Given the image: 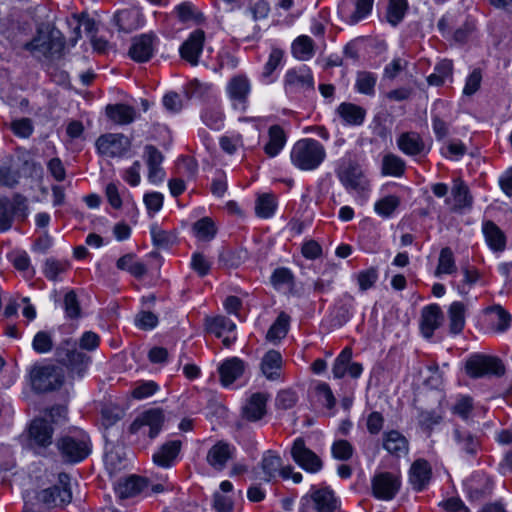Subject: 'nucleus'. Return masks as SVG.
<instances>
[{
  "instance_id": "f257e3e1",
  "label": "nucleus",
  "mask_w": 512,
  "mask_h": 512,
  "mask_svg": "<svg viewBox=\"0 0 512 512\" xmlns=\"http://www.w3.org/2000/svg\"><path fill=\"white\" fill-rule=\"evenodd\" d=\"M90 438L82 429H72L59 437L56 447L65 463H78L91 452Z\"/></svg>"
},
{
  "instance_id": "f03ea898",
  "label": "nucleus",
  "mask_w": 512,
  "mask_h": 512,
  "mask_svg": "<svg viewBox=\"0 0 512 512\" xmlns=\"http://www.w3.org/2000/svg\"><path fill=\"white\" fill-rule=\"evenodd\" d=\"M326 158L325 147L315 139L298 140L292 147L290 159L300 170L312 171L317 169Z\"/></svg>"
},
{
  "instance_id": "7ed1b4c3",
  "label": "nucleus",
  "mask_w": 512,
  "mask_h": 512,
  "mask_svg": "<svg viewBox=\"0 0 512 512\" xmlns=\"http://www.w3.org/2000/svg\"><path fill=\"white\" fill-rule=\"evenodd\" d=\"M341 501L329 487L312 486L301 498L299 512H340Z\"/></svg>"
},
{
  "instance_id": "20e7f679",
  "label": "nucleus",
  "mask_w": 512,
  "mask_h": 512,
  "mask_svg": "<svg viewBox=\"0 0 512 512\" xmlns=\"http://www.w3.org/2000/svg\"><path fill=\"white\" fill-rule=\"evenodd\" d=\"M443 37L452 36L457 43H465L476 29L475 20L462 13H447L437 23Z\"/></svg>"
},
{
  "instance_id": "39448f33",
  "label": "nucleus",
  "mask_w": 512,
  "mask_h": 512,
  "mask_svg": "<svg viewBox=\"0 0 512 512\" xmlns=\"http://www.w3.org/2000/svg\"><path fill=\"white\" fill-rule=\"evenodd\" d=\"M164 413L161 409L152 408L140 413L129 427V433L140 439L156 438L164 423Z\"/></svg>"
},
{
  "instance_id": "423d86ee",
  "label": "nucleus",
  "mask_w": 512,
  "mask_h": 512,
  "mask_svg": "<svg viewBox=\"0 0 512 512\" xmlns=\"http://www.w3.org/2000/svg\"><path fill=\"white\" fill-rule=\"evenodd\" d=\"M29 207L25 196L15 193L11 198H0V231H8L14 218L25 221L28 217Z\"/></svg>"
},
{
  "instance_id": "0eeeda50",
  "label": "nucleus",
  "mask_w": 512,
  "mask_h": 512,
  "mask_svg": "<svg viewBox=\"0 0 512 512\" xmlns=\"http://www.w3.org/2000/svg\"><path fill=\"white\" fill-rule=\"evenodd\" d=\"M341 184L348 191L364 195L370 190V181L366 178L361 165L354 160L344 162L337 170Z\"/></svg>"
},
{
  "instance_id": "6e6552de",
  "label": "nucleus",
  "mask_w": 512,
  "mask_h": 512,
  "mask_svg": "<svg viewBox=\"0 0 512 512\" xmlns=\"http://www.w3.org/2000/svg\"><path fill=\"white\" fill-rule=\"evenodd\" d=\"M63 383V369L55 365L35 366L31 371V385L36 392L54 391Z\"/></svg>"
},
{
  "instance_id": "1a4fd4ad",
  "label": "nucleus",
  "mask_w": 512,
  "mask_h": 512,
  "mask_svg": "<svg viewBox=\"0 0 512 512\" xmlns=\"http://www.w3.org/2000/svg\"><path fill=\"white\" fill-rule=\"evenodd\" d=\"M55 355L59 363L78 375L84 373L90 360L86 354L77 350V342L72 338L62 340L56 347Z\"/></svg>"
},
{
  "instance_id": "9d476101",
  "label": "nucleus",
  "mask_w": 512,
  "mask_h": 512,
  "mask_svg": "<svg viewBox=\"0 0 512 512\" xmlns=\"http://www.w3.org/2000/svg\"><path fill=\"white\" fill-rule=\"evenodd\" d=\"M37 499L47 508L63 507L70 503L72 500L70 476L60 473L57 484L40 491Z\"/></svg>"
},
{
  "instance_id": "9b49d317",
  "label": "nucleus",
  "mask_w": 512,
  "mask_h": 512,
  "mask_svg": "<svg viewBox=\"0 0 512 512\" xmlns=\"http://www.w3.org/2000/svg\"><path fill=\"white\" fill-rule=\"evenodd\" d=\"M465 370L471 378H481L488 375L502 376L505 368L502 361L493 356L474 354L467 361Z\"/></svg>"
},
{
  "instance_id": "f8f14e48",
  "label": "nucleus",
  "mask_w": 512,
  "mask_h": 512,
  "mask_svg": "<svg viewBox=\"0 0 512 512\" xmlns=\"http://www.w3.org/2000/svg\"><path fill=\"white\" fill-rule=\"evenodd\" d=\"M53 433L54 429L47 419H34L28 428V447L34 450L36 453L41 454L43 450L52 444Z\"/></svg>"
},
{
  "instance_id": "ddd939ff",
  "label": "nucleus",
  "mask_w": 512,
  "mask_h": 512,
  "mask_svg": "<svg viewBox=\"0 0 512 512\" xmlns=\"http://www.w3.org/2000/svg\"><path fill=\"white\" fill-rule=\"evenodd\" d=\"M371 486L372 494L375 498L389 501L399 492L401 479L394 473L380 472L373 476Z\"/></svg>"
},
{
  "instance_id": "4468645a",
  "label": "nucleus",
  "mask_w": 512,
  "mask_h": 512,
  "mask_svg": "<svg viewBox=\"0 0 512 512\" xmlns=\"http://www.w3.org/2000/svg\"><path fill=\"white\" fill-rule=\"evenodd\" d=\"M293 460L304 470L310 473H317L322 469L323 462L320 457L306 447L303 438H297L291 448Z\"/></svg>"
},
{
  "instance_id": "2eb2a0df",
  "label": "nucleus",
  "mask_w": 512,
  "mask_h": 512,
  "mask_svg": "<svg viewBox=\"0 0 512 512\" xmlns=\"http://www.w3.org/2000/svg\"><path fill=\"white\" fill-rule=\"evenodd\" d=\"M99 154L107 157H120L130 148L129 139L120 133H108L101 135L96 141Z\"/></svg>"
},
{
  "instance_id": "dca6fc26",
  "label": "nucleus",
  "mask_w": 512,
  "mask_h": 512,
  "mask_svg": "<svg viewBox=\"0 0 512 512\" xmlns=\"http://www.w3.org/2000/svg\"><path fill=\"white\" fill-rule=\"evenodd\" d=\"M285 90L287 93L314 91V78L311 70L306 66L288 70L285 75Z\"/></svg>"
},
{
  "instance_id": "f3484780",
  "label": "nucleus",
  "mask_w": 512,
  "mask_h": 512,
  "mask_svg": "<svg viewBox=\"0 0 512 512\" xmlns=\"http://www.w3.org/2000/svg\"><path fill=\"white\" fill-rule=\"evenodd\" d=\"M205 32L202 29L194 30L179 48L182 59L196 66L203 51Z\"/></svg>"
},
{
  "instance_id": "a211bd4d",
  "label": "nucleus",
  "mask_w": 512,
  "mask_h": 512,
  "mask_svg": "<svg viewBox=\"0 0 512 512\" xmlns=\"http://www.w3.org/2000/svg\"><path fill=\"white\" fill-rule=\"evenodd\" d=\"M251 90L249 79L239 74L232 77L227 84V93L229 98L233 101V107L236 109L245 110L247 107V100Z\"/></svg>"
},
{
  "instance_id": "6ab92c4d",
  "label": "nucleus",
  "mask_w": 512,
  "mask_h": 512,
  "mask_svg": "<svg viewBox=\"0 0 512 512\" xmlns=\"http://www.w3.org/2000/svg\"><path fill=\"white\" fill-rule=\"evenodd\" d=\"M444 320V314L438 304H430L422 308L420 330L422 335L430 339Z\"/></svg>"
},
{
  "instance_id": "aec40b11",
  "label": "nucleus",
  "mask_w": 512,
  "mask_h": 512,
  "mask_svg": "<svg viewBox=\"0 0 512 512\" xmlns=\"http://www.w3.org/2000/svg\"><path fill=\"white\" fill-rule=\"evenodd\" d=\"M182 448L180 440H171L163 443L152 456L153 463L161 468L173 467L179 457Z\"/></svg>"
},
{
  "instance_id": "412c9836",
  "label": "nucleus",
  "mask_w": 512,
  "mask_h": 512,
  "mask_svg": "<svg viewBox=\"0 0 512 512\" xmlns=\"http://www.w3.org/2000/svg\"><path fill=\"white\" fill-rule=\"evenodd\" d=\"M154 39V36L148 34L134 37L129 48V56L139 63L149 61L154 54Z\"/></svg>"
},
{
  "instance_id": "4be33fe9",
  "label": "nucleus",
  "mask_w": 512,
  "mask_h": 512,
  "mask_svg": "<svg viewBox=\"0 0 512 512\" xmlns=\"http://www.w3.org/2000/svg\"><path fill=\"white\" fill-rule=\"evenodd\" d=\"M432 476V469L425 459H417L411 465L409 471V481L413 489L421 492L428 486Z\"/></svg>"
},
{
  "instance_id": "5701e85b",
  "label": "nucleus",
  "mask_w": 512,
  "mask_h": 512,
  "mask_svg": "<svg viewBox=\"0 0 512 512\" xmlns=\"http://www.w3.org/2000/svg\"><path fill=\"white\" fill-rule=\"evenodd\" d=\"M245 369L246 363L238 357L225 360L218 368L221 384L230 386L244 374Z\"/></svg>"
},
{
  "instance_id": "b1692460",
  "label": "nucleus",
  "mask_w": 512,
  "mask_h": 512,
  "mask_svg": "<svg viewBox=\"0 0 512 512\" xmlns=\"http://www.w3.org/2000/svg\"><path fill=\"white\" fill-rule=\"evenodd\" d=\"M453 439L458 449L470 457L476 456L480 449L479 438L467 429L455 427L453 431Z\"/></svg>"
},
{
  "instance_id": "393cba45",
  "label": "nucleus",
  "mask_w": 512,
  "mask_h": 512,
  "mask_svg": "<svg viewBox=\"0 0 512 512\" xmlns=\"http://www.w3.org/2000/svg\"><path fill=\"white\" fill-rule=\"evenodd\" d=\"M233 451L234 448L228 443L219 441L209 449L206 460L215 470L221 471L232 458Z\"/></svg>"
},
{
  "instance_id": "a878e982",
  "label": "nucleus",
  "mask_w": 512,
  "mask_h": 512,
  "mask_svg": "<svg viewBox=\"0 0 512 512\" xmlns=\"http://www.w3.org/2000/svg\"><path fill=\"white\" fill-rule=\"evenodd\" d=\"M267 393L257 392L250 396L243 409L244 416L249 421H258L266 414Z\"/></svg>"
},
{
  "instance_id": "bb28decb",
  "label": "nucleus",
  "mask_w": 512,
  "mask_h": 512,
  "mask_svg": "<svg viewBox=\"0 0 512 512\" xmlns=\"http://www.w3.org/2000/svg\"><path fill=\"white\" fill-rule=\"evenodd\" d=\"M397 146L409 156L420 155L425 149L424 141L417 132L402 133L397 139Z\"/></svg>"
},
{
  "instance_id": "cd10ccee",
  "label": "nucleus",
  "mask_w": 512,
  "mask_h": 512,
  "mask_svg": "<svg viewBox=\"0 0 512 512\" xmlns=\"http://www.w3.org/2000/svg\"><path fill=\"white\" fill-rule=\"evenodd\" d=\"M488 246L495 252H502L506 248V236L504 232L491 220H487L482 226Z\"/></svg>"
},
{
  "instance_id": "c85d7f7f",
  "label": "nucleus",
  "mask_w": 512,
  "mask_h": 512,
  "mask_svg": "<svg viewBox=\"0 0 512 512\" xmlns=\"http://www.w3.org/2000/svg\"><path fill=\"white\" fill-rule=\"evenodd\" d=\"M452 196L454 199L453 210L462 212L470 210L473 205V197L470 194L468 186L461 179L454 180L452 187Z\"/></svg>"
},
{
  "instance_id": "c756f323",
  "label": "nucleus",
  "mask_w": 512,
  "mask_h": 512,
  "mask_svg": "<svg viewBox=\"0 0 512 512\" xmlns=\"http://www.w3.org/2000/svg\"><path fill=\"white\" fill-rule=\"evenodd\" d=\"M383 447L390 454L401 456L408 452L409 442L402 433L397 430H391L383 434Z\"/></svg>"
},
{
  "instance_id": "7c9ffc66",
  "label": "nucleus",
  "mask_w": 512,
  "mask_h": 512,
  "mask_svg": "<svg viewBox=\"0 0 512 512\" xmlns=\"http://www.w3.org/2000/svg\"><path fill=\"white\" fill-rule=\"evenodd\" d=\"M282 362L280 352L269 350L262 358L261 371L268 380H278L280 378Z\"/></svg>"
},
{
  "instance_id": "2f4dec72",
  "label": "nucleus",
  "mask_w": 512,
  "mask_h": 512,
  "mask_svg": "<svg viewBox=\"0 0 512 512\" xmlns=\"http://www.w3.org/2000/svg\"><path fill=\"white\" fill-rule=\"evenodd\" d=\"M173 13L183 24L192 23L198 25L205 20L203 13L190 1H184L176 5Z\"/></svg>"
},
{
  "instance_id": "473e14b6",
  "label": "nucleus",
  "mask_w": 512,
  "mask_h": 512,
  "mask_svg": "<svg viewBox=\"0 0 512 512\" xmlns=\"http://www.w3.org/2000/svg\"><path fill=\"white\" fill-rule=\"evenodd\" d=\"M354 5V11L346 10V7L341 8L343 18L348 24L354 25L365 19L372 11L374 0H351Z\"/></svg>"
},
{
  "instance_id": "72a5a7b5",
  "label": "nucleus",
  "mask_w": 512,
  "mask_h": 512,
  "mask_svg": "<svg viewBox=\"0 0 512 512\" xmlns=\"http://www.w3.org/2000/svg\"><path fill=\"white\" fill-rule=\"evenodd\" d=\"M114 19L119 30L126 33L136 30L141 25L140 13L136 9L120 10L115 14Z\"/></svg>"
},
{
  "instance_id": "f704fd0d",
  "label": "nucleus",
  "mask_w": 512,
  "mask_h": 512,
  "mask_svg": "<svg viewBox=\"0 0 512 512\" xmlns=\"http://www.w3.org/2000/svg\"><path fill=\"white\" fill-rule=\"evenodd\" d=\"M269 141L264 146V151L269 157L277 156L284 148L287 137L282 127L272 125L268 131Z\"/></svg>"
},
{
  "instance_id": "c9c22d12",
  "label": "nucleus",
  "mask_w": 512,
  "mask_h": 512,
  "mask_svg": "<svg viewBox=\"0 0 512 512\" xmlns=\"http://www.w3.org/2000/svg\"><path fill=\"white\" fill-rule=\"evenodd\" d=\"M147 487V480L143 477L132 475L123 482H119L116 492L120 498L134 497Z\"/></svg>"
},
{
  "instance_id": "e433bc0d",
  "label": "nucleus",
  "mask_w": 512,
  "mask_h": 512,
  "mask_svg": "<svg viewBox=\"0 0 512 512\" xmlns=\"http://www.w3.org/2000/svg\"><path fill=\"white\" fill-rule=\"evenodd\" d=\"M408 9V0H387L384 17L390 25L396 27L403 21Z\"/></svg>"
},
{
  "instance_id": "4c0bfd02",
  "label": "nucleus",
  "mask_w": 512,
  "mask_h": 512,
  "mask_svg": "<svg viewBox=\"0 0 512 512\" xmlns=\"http://www.w3.org/2000/svg\"><path fill=\"white\" fill-rule=\"evenodd\" d=\"M338 115L349 125H361L365 119L366 111L353 103H341L337 108Z\"/></svg>"
},
{
  "instance_id": "58836bf2",
  "label": "nucleus",
  "mask_w": 512,
  "mask_h": 512,
  "mask_svg": "<svg viewBox=\"0 0 512 512\" xmlns=\"http://www.w3.org/2000/svg\"><path fill=\"white\" fill-rule=\"evenodd\" d=\"M107 116L115 123L126 125L135 119V109L126 104H114L106 107Z\"/></svg>"
},
{
  "instance_id": "ea45409f",
  "label": "nucleus",
  "mask_w": 512,
  "mask_h": 512,
  "mask_svg": "<svg viewBox=\"0 0 512 512\" xmlns=\"http://www.w3.org/2000/svg\"><path fill=\"white\" fill-rule=\"evenodd\" d=\"M406 170L405 161L393 153L385 154L381 163V174L383 176L401 177Z\"/></svg>"
},
{
  "instance_id": "a19ab883",
  "label": "nucleus",
  "mask_w": 512,
  "mask_h": 512,
  "mask_svg": "<svg viewBox=\"0 0 512 512\" xmlns=\"http://www.w3.org/2000/svg\"><path fill=\"white\" fill-rule=\"evenodd\" d=\"M291 49L295 58L307 61L315 54V43L309 36L301 35L293 41Z\"/></svg>"
},
{
  "instance_id": "79ce46f5",
  "label": "nucleus",
  "mask_w": 512,
  "mask_h": 512,
  "mask_svg": "<svg viewBox=\"0 0 512 512\" xmlns=\"http://www.w3.org/2000/svg\"><path fill=\"white\" fill-rule=\"evenodd\" d=\"M465 305L462 302H453L448 310L449 330L452 334H459L465 326Z\"/></svg>"
},
{
  "instance_id": "37998d69",
  "label": "nucleus",
  "mask_w": 512,
  "mask_h": 512,
  "mask_svg": "<svg viewBox=\"0 0 512 512\" xmlns=\"http://www.w3.org/2000/svg\"><path fill=\"white\" fill-rule=\"evenodd\" d=\"M453 71V63L451 60L443 59L438 62L434 68V73L427 77V82L432 86H441L445 79L451 77Z\"/></svg>"
},
{
  "instance_id": "c03bdc74",
  "label": "nucleus",
  "mask_w": 512,
  "mask_h": 512,
  "mask_svg": "<svg viewBox=\"0 0 512 512\" xmlns=\"http://www.w3.org/2000/svg\"><path fill=\"white\" fill-rule=\"evenodd\" d=\"M377 83V75L369 71H359L356 75V90L368 96L375 95V86Z\"/></svg>"
},
{
  "instance_id": "a18cd8bd",
  "label": "nucleus",
  "mask_w": 512,
  "mask_h": 512,
  "mask_svg": "<svg viewBox=\"0 0 512 512\" xmlns=\"http://www.w3.org/2000/svg\"><path fill=\"white\" fill-rule=\"evenodd\" d=\"M204 124L211 129L218 130L223 124L224 115L221 111L220 105L212 103L207 105L201 114Z\"/></svg>"
},
{
  "instance_id": "49530a36",
  "label": "nucleus",
  "mask_w": 512,
  "mask_h": 512,
  "mask_svg": "<svg viewBox=\"0 0 512 512\" xmlns=\"http://www.w3.org/2000/svg\"><path fill=\"white\" fill-rule=\"evenodd\" d=\"M457 271L455 257L450 247L441 249L438 259V265L435 271L436 276L441 274H453Z\"/></svg>"
},
{
  "instance_id": "de8ad7c7",
  "label": "nucleus",
  "mask_w": 512,
  "mask_h": 512,
  "mask_svg": "<svg viewBox=\"0 0 512 512\" xmlns=\"http://www.w3.org/2000/svg\"><path fill=\"white\" fill-rule=\"evenodd\" d=\"M290 316L285 312H281L275 322L269 328L266 338L269 341L280 340L284 338L288 332Z\"/></svg>"
},
{
  "instance_id": "09e8293b",
  "label": "nucleus",
  "mask_w": 512,
  "mask_h": 512,
  "mask_svg": "<svg viewBox=\"0 0 512 512\" xmlns=\"http://www.w3.org/2000/svg\"><path fill=\"white\" fill-rule=\"evenodd\" d=\"M70 268V263L66 260H57L48 258L45 261L43 274L50 281H57L60 274L65 273Z\"/></svg>"
},
{
  "instance_id": "8fccbe9b",
  "label": "nucleus",
  "mask_w": 512,
  "mask_h": 512,
  "mask_svg": "<svg viewBox=\"0 0 512 512\" xmlns=\"http://www.w3.org/2000/svg\"><path fill=\"white\" fill-rule=\"evenodd\" d=\"M270 282L277 290L284 287L292 288L295 283L293 273L290 269L285 267L275 269L270 277Z\"/></svg>"
},
{
  "instance_id": "3c124183",
  "label": "nucleus",
  "mask_w": 512,
  "mask_h": 512,
  "mask_svg": "<svg viewBox=\"0 0 512 512\" xmlns=\"http://www.w3.org/2000/svg\"><path fill=\"white\" fill-rule=\"evenodd\" d=\"M399 205V197L395 195H388L381 198L375 203L374 210L379 216L383 218H389L392 216V214L398 208Z\"/></svg>"
},
{
  "instance_id": "603ef678",
  "label": "nucleus",
  "mask_w": 512,
  "mask_h": 512,
  "mask_svg": "<svg viewBox=\"0 0 512 512\" xmlns=\"http://www.w3.org/2000/svg\"><path fill=\"white\" fill-rule=\"evenodd\" d=\"M276 209V201L273 195L263 194L256 200L255 212L261 218L271 217Z\"/></svg>"
},
{
  "instance_id": "864d4df0",
  "label": "nucleus",
  "mask_w": 512,
  "mask_h": 512,
  "mask_svg": "<svg viewBox=\"0 0 512 512\" xmlns=\"http://www.w3.org/2000/svg\"><path fill=\"white\" fill-rule=\"evenodd\" d=\"M150 232L153 244L158 248H168L175 243V235L172 232L163 230L157 224L151 226Z\"/></svg>"
},
{
  "instance_id": "5fc2aeb1",
  "label": "nucleus",
  "mask_w": 512,
  "mask_h": 512,
  "mask_svg": "<svg viewBox=\"0 0 512 512\" xmlns=\"http://www.w3.org/2000/svg\"><path fill=\"white\" fill-rule=\"evenodd\" d=\"M281 465V458L278 455L273 454L271 451L266 452L261 462L265 480L269 481L273 478L278 473Z\"/></svg>"
},
{
  "instance_id": "6e6d98bb",
  "label": "nucleus",
  "mask_w": 512,
  "mask_h": 512,
  "mask_svg": "<svg viewBox=\"0 0 512 512\" xmlns=\"http://www.w3.org/2000/svg\"><path fill=\"white\" fill-rule=\"evenodd\" d=\"M193 228H194L197 238L200 240L210 241L216 235L215 224L208 217H204V218L198 220L194 224Z\"/></svg>"
},
{
  "instance_id": "4d7b16f0",
  "label": "nucleus",
  "mask_w": 512,
  "mask_h": 512,
  "mask_svg": "<svg viewBox=\"0 0 512 512\" xmlns=\"http://www.w3.org/2000/svg\"><path fill=\"white\" fill-rule=\"evenodd\" d=\"M352 359V349L344 348L334 361L332 373L335 378H343L346 375L349 362Z\"/></svg>"
},
{
  "instance_id": "13d9d810",
  "label": "nucleus",
  "mask_w": 512,
  "mask_h": 512,
  "mask_svg": "<svg viewBox=\"0 0 512 512\" xmlns=\"http://www.w3.org/2000/svg\"><path fill=\"white\" fill-rule=\"evenodd\" d=\"M33 350L38 354H46L53 349L52 335L46 331H39L32 341Z\"/></svg>"
},
{
  "instance_id": "bf43d9fd",
  "label": "nucleus",
  "mask_w": 512,
  "mask_h": 512,
  "mask_svg": "<svg viewBox=\"0 0 512 512\" xmlns=\"http://www.w3.org/2000/svg\"><path fill=\"white\" fill-rule=\"evenodd\" d=\"M20 179L18 170H14L7 164L0 165V187L14 188Z\"/></svg>"
},
{
  "instance_id": "052dcab7",
  "label": "nucleus",
  "mask_w": 512,
  "mask_h": 512,
  "mask_svg": "<svg viewBox=\"0 0 512 512\" xmlns=\"http://www.w3.org/2000/svg\"><path fill=\"white\" fill-rule=\"evenodd\" d=\"M64 48V43L61 39L53 38L47 34L44 39L43 47L40 48L38 54H41L45 57H53L54 55H59Z\"/></svg>"
},
{
  "instance_id": "680f3d73",
  "label": "nucleus",
  "mask_w": 512,
  "mask_h": 512,
  "mask_svg": "<svg viewBox=\"0 0 512 512\" xmlns=\"http://www.w3.org/2000/svg\"><path fill=\"white\" fill-rule=\"evenodd\" d=\"M64 309L66 316L70 319L80 317L81 308L76 293L71 290L64 297Z\"/></svg>"
},
{
  "instance_id": "e2e57ef3",
  "label": "nucleus",
  "mask_w": 512,
  "mask_h": 512,
  "mask_svg": "<svg viewBox=\"0 0 512 512\" xmlns=\"http://www.w3.org/2000/svg\"><path fill=\"white\" fill-rule=\"evenodd\" d=\"M331 451L334 458L346 461L352 457L354 449L347 440L341 439L333 443Z\"/></svg>"
},
{
  "instance_id": "0e129e2a",
  "label": "nucleus",
  "mask_w": 512,
  "mask_h": 512,
  "mask_svg": "<svg viewBox=\"0 0 512 512\" xmlns=\"http://www.w3.org/2000/svg\"><path fill=\"white\" fill-rule=\"evenodd\" d=\"M158 389L159 386L156 382L151 380L142 381L135 386L131 392V395L135 399L142 400L152 396Z\"/></svg>"
},
{
  "instance_id": "69168bd1",
  "label": "nucleus",
  "mask_w": 512,
  "mask_h": 512,
  "mask_svg": "<svg viewBox=\"0 0 512 512\" xmlns=\"http://www.w3.org/2000/svg\"><path fill=\"white\" fill-rule=\"evenodd\" d=\"M378 279V270L371 267L367 270L361 271L357 275L358 284L361 291H366L374 286Z\"/></svg>"
},
{
  "instance_id": "338daca9",
  "label": "nucleus",
  "mask_w": 512,
  "mask_h": 512,
  "mask_svg": "<svg viewBox=\"0 0 512 512\" xmlns=\"http://www.w3.org/2000/svg\"><path fill=\"white\" fill-rule=\"evenodd\" d=\"M481 82L482 72L479 68H475L466 79L463 94L466 96H472L479 90Z\"/></svg>"
},
{
  "instance_id": "774afa93",
  "label": "nucleus",
  "mask_w": 512,
  "mask_h": 512,
  "mask_svg": "<svg viewBox=\"0 0 512 512\" xmlns=\"http://www.w3.org/2000/svg\"><path fill=\"white\" fill-rule=\"evenodd\" d=\"M441 420L442 417L435 411H421L418 415V424L426 431L432 430Z\"/></svg>"
}]
</instances>
